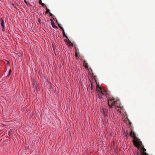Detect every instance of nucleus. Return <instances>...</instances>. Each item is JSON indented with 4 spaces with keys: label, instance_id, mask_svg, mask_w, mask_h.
I'll return each instance as SVG.
<instances>
[{
    "label": "nucleus",
    "instance_id": "obj_1",
    "mask_svg": "<svg viewBox=\"0 0 155 155\" xmlns=\"http://www.w3.org/2000/svg\"><path fill=\"white\" fill-rule=\"evenodd\" d=\"M97 89L98 91V95L99 98L101 99L102 98H104L105 97H107L108 93L104 89L102 88L97 86Z\"/></svg>",
    "mask_w": 155,
    "mask_h": 155
},
{
    "label": "nucleus",
    "instance_id": "obj_2",
    "mask_svg": "<svg viewBox=\"0 0 155 155\" xmlns=\"http://www.w3.org/2000/svg\"><path fill=\"white\" fill-rule=\"evenodd\" d=\"M130 135L134 139L133 142L135 147L138 148L143 146L142 145L141 142L137 137L135 134L133 132L131 131L130 133Z\"/></svg>",
    "mask_w": 155,
    "mask_h": 155
},
{
    "label": "nucleus",
    "instance_id": "obj_3",
    "mask_svg": "<svg viewBox=\"0 0 155 155\" xmlns=\"http://www.w3.org/2000/svg\"><path fill=\"white\" fill-rule=\"evenodd\" d=\"M115 99L113 98H110L108 100V104L110 107H114L115 108L116 107Z\"/></svg>",
    "mask_w": 155,
    "mask_h": 155
},
{
    "label": "nucleus",
    "instance_id": "obj_4",
    "mask_svg": "<svg viewBox=\"0 0 155 155\" xmlns=\"http://www.w3.org/2000/svg\"><path fill=\"white\" fill-rule=\"evenodd\" d=\"M117 112L119 113L121 115H123L125 113L124 108L122 107H118L117 106Z\"/></svg>",
    "mask_w": 155,
    "mask_h": 155
},
{
    "label": "nucleus",
    "instance_id": "obj_5",
    "mask_svg": "<svg viewBox=\"0 0 155 155\" xmlns=\"http://www.w3.org/2000/svg\"><path fill=\"white\" fill-rule=\"evenodd\" d=\"M138 149L142 153V155H147V153L146 152V150L144 148L143 146L140 147H139Z\"/></svg>",
    "mask_w": 155,
    "mask_h": 155
},
{
    "label": "nucleus",
    "instance_id": "obj_6",
    "mask_svg": "<svg viewBox=\"0 0 155 155\" xmlns=\"http://www.w3.org/2000/svg\"><path fill=\"white\" fill-rule=\"evenodd\" d=\"M107 109L103 108L101 109L100 110L101 112L104 116H105L107 114Z\"/></svg>",
    "mask_w": 155,
    "mask_h": 155
},
{
    "label": "nucleus",
    "instance_id": "obj_7",
    "mask_svg": "<svg viewBox=\"0 0 155 155\" xmlns=\"http://www.w3.org/2000/svg\"><path fill=\"white\" fill-rule=\"evenodd\" d=\"M64 41L68 46L70 47L73 46V43L69 40H64Z\"/></svg>",
    "mask_w": 155,
    "mask_h": 155
},
{
    "label": "nucleus",
    "instance_id": "obj_8",
    "mask_svg": "<svg viewBox=\"0 0 155 155\" xmlns=\"http://www.w3.org/2000/svg\"><path fill=\"white\" fill-rule=\"evenodd\" d=\"M51 24L52 27L54 28H57V26L55 25L54 22V21L52 20H51Z\"/></svg>",
    "mask_w": 155,
    "mask_h": 155
},
{
    "label": "nucleus",
    "instance_id": "obj_9",
    "mask_svg": "<svg viewBox=\"0 0 155 155\" xmlns=\"http://www.w3.org/2000/svg\"><path fill=\"white\" fill-rule=\"evenodd\" d=\"M1 25L2 27L4 29L5 28V26L4 25V19L2 18H1Z\"/></svg>",
    "mask_w": 155,
    "mask_h": 155
},
{
    "label": "nucleus",
    "instance_id": "obj_10",
    "mask_svg": "<svg viewBox=\"0 0 155 155\" xmlns=\"http://www.w3.org/2000/svg\"><path fill=\"white\" fill-rule=\"evenodd\" d=\"M84 66L87 68H88L89 66L88 64L85 61H84Z\"/></svg>",
    "mask_w": 155,
    "mask_h": 155
},
{
    "label": "nucleus",
    "instance_id": "obj_11",
    "mask_svg": "<svg viewBox=\"0 0 155 155\" xmlns=\"http://www.w3.org/2000/svg\"><path fill=\"white\" fill-rule=\"evenodd\" d=\"M79 54V53L77 51V50H76V52H75V57L77 58H79V56L78 55V54Z\"/></svg>",
    "mask_w": 155,
    "mask_h": 155
},
{
    "label": "nucleus",
    "instance_id": "obj_12",
    "mask_svg": "<svg viewBox=\"0 0 155 155\" xmlns=\"http://www.w3.org/2000/svg\"><path fill=\"white\" fill-rule=\"evenodd\" d=\"M39 3L42 6H45V4L43 3H42L41 2V0H39Z\"/></svg>",
    "mask_w": 155,
    "mask_h": 155
},
{
    "label": "nucleus",
    "instance_id": "obj_13",
    "mask_svg": "<svg viewBox=\"0 0 155 155\" xmlns=\"http://www.w3.org/2000/svg\"><path fill=\"white\" fill-rule=\"evenodd\" d=\"M45 6L46 7V13L47 14L48 13H50L49 12V10L47 8V7L46 6Z\"/></svg>",
    "mask_w": 155,
    "mask_h": 155
},
{
    "label": "nucleus",
    "instance_id": "obj_14",
    "mask_svg": "<svg viewBox=\"0 0 155 155\" xmlns=\"http://www.w3.org/2000/svg\"><path fill=\"white\" fill-rule=\"evenodd\" d=\"M11 69H10L9 71V74H8V75L9 76L10 74V73H11Z\"/></svg>",
    "mask_w": 155,
    "mask_h": 155
},
{
    "label": "nucleus",
    "instance_id": "obj_15",
    "mask_svg": "<svg viewBox=\"0 0 155 155\" xmlns=\"http://www.w3.org/2000/svg\"><path fill=\"white\" fill-rule=\"evenodd\" d=\"M11 69H10L9 71V74H8V75L9 76L10 74V73H11Z\"/></svg>",
    "mask_w": 155,
    "mask_h": 155
},
{
    "label": "nucleus",
    "instance_id": "obj_16",
    "mask_svg": "<svg viewBox=\"0 0 155 155\" xmlns=\"http://www.w3.org/2000/svg\"><path fill=\"white\" fill-rule=\"evenodd\" d=\"M59 27H60V28L61 29H62V30H64V29H63V28H62V27H61L60 25H59Z\"/></svg>",
    "mask_w": 155,
    "mask_h": 155
},
{
    "label": "nucleus",
    "instance_id": "obj_17",
    "mask_svg": "<svg viewBox=\"0 0 155 155\" xmlns=\"http://www.w3.org/2000/svg\"><path fill=\"white\" fill-rule=\"evenodd\" d=\"M63 33H64V36H66V35H65V33H64V30H63Z\"/></svg>",
    "mask_w": 155,
    "mask_h": 155
},
{
    "label": "nucleus",
    "instance_id": "obj_18",
    "mask_svg": "<svg viewBox=\"0 0 155 155\" xmlns=\"http://www.w3.org/2000/svg\"><path fill=\"white\" fill-rule=\"evenodd\" d=\"M38 21L40 23L41 20L40 19H38Z\"/></svg>",
    "mask_w": 155,
    "mask_h": 155
},
{
    "label": "nucleus",
    "instance_id": "obj_19",
    "mask_svg": "<svg viewBox=\"0 0 155 155\" xmlns=\"http://www.w3.org/2000/svg\"><path fill=\"white\" fill-rule=\"evenodd\" d=\"M50 13V15L51 16H52V14L51 13Z\"/></svg>",
    "mask_w": 155,
    "mask_h": 155
},
{
    "label": "nucleus",
    "instance_id": "obj_20",
    "mask_svg": "<svg viewBox=\"0 0 155 155\" xmlns=\"http://www.w3.org/2000/svg\"><path fill=\"white\" fill-rule=\"evenodd\" d=\"M118 101V99H117V102Z\"/></svg>",
    "mask_w": 155,
    "mask_h": 155
},
{
    "label": "nucleus",
    "instance_id": "obj_21",
    "mask_svg": "<svg viewBox=\"0 0 155 155\" xmlns=\"http://www.w3.org/2000/svg\"><path fill=\"white\" fill-rule=\"evenodd\" d=\"M9 64V62H8V64Z\"/></svg>",
    "mask_w": 155,
    "mask_h": 155
}]
</instances>
